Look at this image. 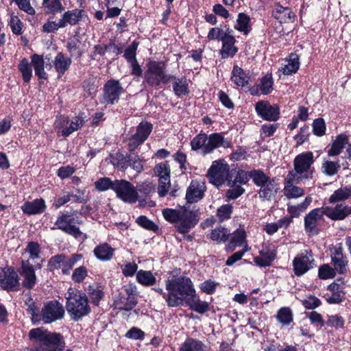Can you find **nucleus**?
<instances>
[{
	"label": "nucleus",
	"mask_w": 351,
	"mask_h": 351,
	"mask_svg": "<svg viewBox=\"0 0 351 351\" xmlns=\"http://www.w3.org/2000/svg\"><path fill=\"white\" fill-rule=\"evenodd\" d=\"M153 129L152 123L142 121L136 127V132L128 139V150L130 152L136 149L149 136Z\"/></svg>",
	"instance_id": "nucleus-11"
},
{
	"label": "nucleus",
	"mask_w": 351,
	"mask_h": 351,
	"mask_svg": "<svg viewBox=\"0 0 351 351\" xmlns=\"http://www.w3.org/2000/svg\"><path fill=\"white\" fill-rule=\"evenodd\" d=\"M273 16L280 23H290L294 19L295 15L288 7L276 5L273 10Z\"/></svg>",
	"instance_id": "nucleus-29"
},
{
	"label": "nucleus",
	"mask_w": 351,
	"mask_h": 351,
	"mask_svg": "<svg viewBox=\"0 0 351 351\" xmlns=\"http://www.w3.org/2000/svg\"><path fill=\"white\" fill-rule=\"evenodd\" d=\"M351 198V188L341 187L334 191L329 197L330 203H336L337 202L344 201Z\"/></svg>",
	"instance_id": "nucleus-40"
},
{
	"label": "nucleus",
	"mask_w": 351,
	"mask_h": 351,
	"mask_svg": "<svg viewBox=\"0 0 351 351\" xmlns=\"http://www.w3.org/2000/svg\"><path fill=\"white\" fill-rule=\"evenodd\" d=\"M84 15L83 10L75 9L69 10L64 13L60 21V26L63 27L67 25H75L77 24Z\"/></svg>",
	"instance_id": "nucleus-25"
},
{
	"label": "nucleus",
	"mask_w": 351,
	"mask_h": 351,
	"mask_svg": "<svg viewBox=\"0 0 351 351\" xmlns=\"http://www.w3.org/2000/svg\"><path fill=\"white\" fill-rule=\"evenodd\" d=\"M162 213L167 221L176 224L177 230L182 234L188 232L198 221L195 213L186 205L175 209L165 208Z\"/></svg>",
	"instance_id": "nucleus-2"
},
{
	"label": "nucleus",
	"mask_w": 351,
	"mask_h": 351,
	"mask_svg": "<svg viewBox=\"0 0 351 351\" xmlns=\"http://www.w3.org/2000/svg\"><path fill=\"white\" fill-rule=\"evenodd\" d=\"M230 235V230L226 228L219 226L211 230L210 239L217 243H225Z\"/></svg>",
	"instance_id": "nucleus-38"
},
{
	"label": "nucleus",
	"mask_w": 351,
	"mask_h": 351,
	"mask_svg": "<svg viewBox=\"0 0 351 351\" xmlns=\"http://www.w3.org/2000/svg\"><path fill=\"white\" fill-rule=\"evenodd\" d=\"M114 250L107 243H102L93 250L95 256L101 261H110L113 256Z\"/></svg>",
	"instance_id": "nucleus-35"
},
{
	"label": "nucleus",
	"mask_w": 351,
	"mask_h": 351,
	"mask_svg": "<svg viewBox=\"0 0 351 351\" xmlns=\"http://www.w3.org/2000/svg\"><path fill=\"white\" fill-rule=\"evenodd\" d=\"M312 202L311 195L306 196L302 202L297 205H287V211L291 217H298L300 214L304 212Z\"/></svg>",
	"instance_id": "nucleus-36"
},
{
	"label": "nucleus",
	"mask_w": 351,
	"mask_h": 351,
	"mask_svg": "<svg viewBox=\"0 0 351 351\" xmlns=\"http://www.w3.org/2000/svg\"><path fill=\"white\" fill-rule=\"evenodd\" d=\"M250 178L252 179L254 184L258 187L264 185L267 181L271 179L270 177L267 176L262 170L254 169L249 172Z\"/></svg>",
	"instance_id": "nucleus-46"
},
{
	"label": "nucleus",
	"mask_w": 351,
	"mask_h": 351,
	"mask_svg": "<svg viewBox=\"0 0 351 351\" xmlns=\"http://www.w3.org/2000/svg\"><path fill=\"white\" fill-rule=\"evenodd\" d=\"M19 69L22 74L25 82H29L32 77V69L31 64L26 58L21 60L19 64Z\"/></svg>",
	"instance_id": "nucleus-48"
},
{
	"label": "nucleus",
	"mask_w": 351,
	"mask_h": 351,
	"mask_svg": "<svg viewBox=\"0 0 351 351\" xmlns=\"http://www.w3.org/2000/svg\"><path fill=\"white\" fill-rule=\"evenodd\" d=\"M222 47L220 50V54L222 58H228L234 56L238 51V48L235 46V38L234 36H223L221 38Z\"/></svg>",
	"instance_id": "nucleus-26"
},
{
	"label": "nucleus",
	"mask_w": 351,
	"mask_h": 351,
	"mask_svg": "<svg viewBox=\"0 0 351 351\" xmlns=\"http://www.w3.org/2000/svg\"><path fill=\"white\" fill-rule=\"evenodd\" d=\"M331 262L334 269L339 274H344L348 271V260L343 253L341 244L336 245L330 249Z\"/></svg>",
	"instance_id": "nucleus-15"
},
{
	"label": "nucleus",
	"mask_w": 351,
	"mask_h": 351,
	"mask_svg": "<svg viewBox=\"0 0 351 351\" xmlns=\"http://www.w3.org/2000/svg\"><path fill=\"white\" fill-rule=\"evenodd\" d=\"M170 185V177H162L159 178V184L158 187V193L159 196H165L169 191Z\"/></svg>",
	"instance_id": "nucleus-60"
},
{
	"label": "nucleus",
	"mask_w": 351,
	"mask_h": 351,
	"mask_svg": "<svg viewBox=\"0 0 351 351\" xmlns=\"http://www.w3.org/2000/svg\"><path fill=\"white\" fill-rule=\"evenodd\" d=\"M207 346L199 340L187 339L180 348V351H207Z\"/></svg>",
	"instance_id": "nucleus-37"
},
{
	"label": "nucleus",
	"mask_w": 351,
	"mask_h": 351,
	"mask_svg": "<svg viewBox=\"0 0 351 351\" xmlns=\"http://www.w3.org/2000/svg\"><path fill=\"white\" fill-rule=\"evenodd\" d=\"M186 304L191 309L198 313L202 314L209 311V304L207 302L200 300L196 292L194 295L189 298Z\"/></svg>",
	"instance_id": "nucleus-32"
},
{
	"label": "nucleus",
	"mask_w": 351,
	"mask_h": 351,
	"mask_svg": "<svg viewBox=\"0 0 351 351\" xmlns=\"http://www.w3.org/2000/svg\"><path fill=\"white\" fill-rule=\"evenodd\" d=\"M123 92V88L117 80H108L104 86V93L103 99L105 103L114 104L117 102Z\"/></svg>",
	"instance_id": "nucleus-18"
},
{
	"label": "nucleus",
	"mask_w": 351,
	"mask_h": 351,
	"mask_svg": "<svg viewBox=\"0 0 351 351\" xmlns=\"http://www.w3.org/2000/svg\"><path fill=\"white\" fill-rule=\"evenodd\" d=\"M82 258L81 254H73L71 257L64 256V261L62 267V271L64 274H69L73 266Z\"/></svg>",
	"instance_id": "nucleus-49"
},
{
	"label": "nucleus",
	"mask_w": 351,
	"mask_h": 351,
	"mask_svg": "<svg viewBox=\"0 0 351 351\" xmlns=\"http://www.w3.org/2000/svg\"><path fill=\"white\" fill-rule=\"evenodd\" d=\"M245 238V231L243 229H238L232 233L230 243L234 247L241 246L244 243L247 245Z\"/></svg>",
	"instance_id": "nucleus-52"
},
{
	"label": "nucleus",
	"mask_w": 351,
	"mask_h": 351,
	"mask_svg": "<svg viewBox=\"0 0 351 351\" xmlns=\"http://www.w3.org/2000/svg\"><path fill=\"white\" fill-rule=\"evenodd\" d=\"M279 189V184L274 178H271L269 181H267L260 187L258 191L259 197L263 200H270L277 194Z\"/></svg>",
	"instance_id": "nucleus-24"
},
{
	"label": "nucleus",
	"mask_w": 351,
	"mask_h": 351,
	"mask_svg": "<svg viewBox=\"0 0 351 351\" xmlns=\"http://www.w3.org/2000/svg\"><path fill=\"white\" fill-rule=\"evenodd\" d=\"M8 24L10 26L12 32L16 35H21L22 34L23 23L14 12L11 13Z\"/></svg>",
	"instance_id": "nucleus-53"
},
{
	"label": "nucleus",
	"mask_w": 351,
	"mask_h": 351,
	"mask_svg": "<svg viewBox=\"0 0 351 351\" xmlns=\"http://www.w3.org/2000/svg\"><path fill=\"white\" fill-rule=\"evenodd\" d=\"M340 167V164L338 162L324 160L322 164L321 171L326 176H332L337 173Z\"/></svg>",
	"instance_id": "nucleus-45"
},
{
	"label": "nucleus",
	"mask_w": 351,
	"mask_h": 351,
	"mask_svg": "<svg viewBox=\"0 0 351 351\" xmlns=\"http://www.w3.org/2000/svg\"><path fill=\"white\" fill-rule=\"evenodd\" d=\"M31 62L38 78L46 80L48 75L45 71V60L43 56L36 53L33 54L31 56Z\"/></svg>",
	"instance_id": "nucleus-34"
},
{
	"label": "nucleus",
	"mask_w": 351,
	"mask_h": 351,
	"mask_svg": "<svg viewBox=\"0 0 351 351\" xmlns=\"http://www.w3.org/2000/svg\"><path fill=\"white\" fill-rule=\"evenodd\" d=\"M165 64L162 62L150 61L148 62L147 69L145 73L147 84L152 86H157L160 83H167L170 77L165 74Z\"/></svg>",
	"instance_id": "nucleus-7"
},
{
	"label": "nucleus",
	"mask_w": 351,
	"mask_h": 351,
	"mask_svg": "<svg viewBox=\"0 0 351 351\" xmlns=\"http://www.w3.org/2000/svg\"><path fill=\"white\" fill-rule=\"evenodd\" d=\"M20 274L23 278L21 285L27 289H32L37 279L33 265L28 261H23Z\"/></svg>",
	"instance_id": "nucleus-19"
},
{
	"label": "nucleus",
	"mask_w": 351,
	"mask_h": 351,
	"mask_svg": "<svg viewBox=\"0 0 351 351\" xmlns=\"http://www.w3.org/2000/svg\"><path fill=\"white\" fill-rule=\"evenodd\" d=\"M75 223L74 213L63 212L59 214L55 225L58 229L77 238L82 232L76 227Z\"/></svg>",
	"instance_id": "nucleus-12"
},
{
	"label": "nucleus",
	"mask_w": 351,
	"mask_h": 351,
	"mask_svg": "<svg viewBox=\"0 0 351 351\" xmlns=\"http://www.w3.org/2000/svg\"><path fill=\"white\" fill-rule=\"evenodd\" d=\"M304 179L295 176L292 173H289L285 179L284 195L288 199H296L304 195V190L296 186Z\"/></svg>",
	"instance_id": "nucleus-14"
},
{
	"label": "nucleus",
	"mask_w": 351,
	"mask_h": 351,
	"mask_svg": "<svg viewBox=\"0 0 351 351\" xmlns=\"http://www.w3.org/2000/svg\"><path fill=\"white\" fill-rule=\"evenodd\" d=\"M250 247L247 245H244V248L242 250L238 251L235 253H234L232 256H230L226 261V265L231 266L234 263L237 262L238 261L241 260L242 257L243 256L244 254L246 252H248L250 250Z\"/></svg>",
	"instance_id": "nucleus-64"
},
{
	"label": "nucleus",
	"mask_w": 351,
	"mask_h": 351,
	"mask_svg": "<svg viewBox=\"0 0 351 351\" xmlns=\"http://www.w3.org/2000/svg\"><path fill=\"white\" fill-rule=\"evenodd\" d=\"M300 66L299 57L295 53H291L289 58L285 61L279 69L285 75H291L295 73Z\"/></svg>",
	"instance_id": "nucleus-30"
},
{
	"label": "nucleus",
	"mask_w": 351,
	"mask_h": 351,
	"mask_svg": "<svg viewBox=\"0 0 351 351\" xmlns=\"http://www.w3.org/2000/svg\"><path fill=\"white\" fill-rule=\"evenodd\" d=\"M136 280L144 286H152L155 284L156 279L151 271L141 269L137 271Z\"/></svg>",
	"instance_id": "nucleus-44"
},
{
	"label": "nucleus",
	"mask_w": 351,
	"mask_h": 351,
	"mask_svg": "<svg viewBox=\"0 0 351 351\" xmlns=\"http://www.w3.org/2000/svg\"><path fill=\"white\" fill-rule=\"evenodd\" d=\"M325 210L324 207L313 209L304 217V226L306 232L310 234L317 233V226L324 221Z\"/></svg>",
	"instance_id": "nucleus-17"
},
{
	"label": "nucleus",
	"mask_w": 351,
	"mask_h": 351,
	"mask_svg": "<svg viewBox=\"0 0 351 351\" xmlns=\"http://www.w3.org/2000/svg\"><path fill=\"white\" fill-rule=\"evenodd\" d=\"M45 209V202L43 199H36L32 202H26L21 206L23 212L29 215L42 213Z\"/></svg>",
	"instance_id": "nucleus-27"
},
{
	"label": "nucleus",
	"mask_w": 351,
	"mask_h": 351,
	"mask_svg": "<svg viewBox=\"0 0 351 351\" xmlns=\"http://www.w3.org/2000/svg\"><path fill=\"white\" fill-rule=\"evenodd\" d=\"M19 276L14 267L0 269V288L7 291H16L20 289Z\"/></svg>",
	"instance_id": "nucleus-10"
},
{
	"label": "nucleus",
	"mask_w": 351,
	"mask_h": 351,
	"mask_svg": "<svg viewBox=\"0 0 351 351\" xmlns=\"http://www.w3.org/2000/svg\"><path fill=\"white\" fill-rule=\"evenodd\" d=\"M88 291L93 303L97 305L104 296V289L99 285H90Z\"/></svg>",
	"instance_id": "nucleus-50"
},
{
	"label": "nucleus",
	"mask_w": 351,
	"mask_h": 351,
	"mask_svg": "<svg viewBox=\"0 0 351 351\" xmlns=\"http://www.w3.org/2000/svg\"><path fill=\"white\" fill-rule=\"evenodd\" d=\"M276 257V252L274 246L263 245L262 249L259 251V256H255L254 261L256 265L265 267L269 266Z\"/></svg>",
	"instance_id": "nucleus-20"
},
{
	"label": "nucleus",
	"mask_w": 351,
	"mask_h": 351,
	"mask_svg": "<svg viewBox=\"0 0 351 351\" xmlns=\"http://www.w3.org/2000/svg\"><path fill=\"white\" fill-rule=\"evenodd\" d=\"M300 300L306 309H315L321 304L320 300L312 295H306Z\"/></svg>",
	"instance_id": "nucleus-54"
},
{
	"label": "nucleus",
	"mask_w": 351,
	"mask_h": 351,
	"mask_svg": "<svg viewBox=\"0 0 351 351\" xmlns=\"http://www.w3.org/2000/svg\"><path fill=\"white\" fill-rule=\"evenodd\" d=\"M232 213V206L230 204H224L217 210V217L220 221H223L230 218Z\"/></svg>",
	"instance_id": "nucleus-59"
},
{
	"label": "nucleus",
	"mask_w": 351,
	"mask_h": 351,
	"mask_svg": "<svg viewBox=\"0 0 351 351\" xmlns=\"http://www.w3.org/2000/svg\"><path fill=\"white\" fill-rule=\"evenodd\" d=\"M230 167L224 159H218L212 162L207 171V178L209 182L217 187L225 184L228 180Z\"/></svg>",
	"instance_id": "nucleus-6"
},
{
	"label": "nucleus",
	"mask_w": 351,
	"mask_h": 351,
	"mask_svg": "<svg viewBox=\"0 0 351 351\" xmlns=\"http://www.w3.org/2000/svg\"><path fill=\"white\" fill-rule=\"evenodd\" d=\"M324 208L325 215L334 221L343 220L351 215V206L345 203L337 204L334 207L326 206Z\"/></svg>",
	"instance_id": "nucleus-21"
},
{
	"label": "nucleus",
	"mask_w": 351,
	"mask_h": 351,
	"mask_svg": "<svg viewBox=\"0 0 351 351\" xmlns=\"http://www.w3.org/2000/svg\"><path fill=\"white\" fill-rule=\"evenodd\" d=\"M165 286L168 291L166 302L170 307L182 305L184 301L186 302L196 292L192 281L186 276L168 279Z\"/></svg>",
	"instance_id": "nucleus-1"
},
{
	"label": "nucleus",
	"mask_w": 351,
	"mask_h": 351,
	"mask_svg": "<svg viewBox=\"0 0 351 351\" xmlns=\"http://www.w3.org/2000/svg\"><path fill=\"white\" fill-rule=\"evenodd\" d=\"M313 163V153L312 152H302L294 158V171L289 173H292L295 176L304 180H311L313 178L314 173V169L312 167Z\"/></svg>",
	"instance_id": "nucleus-5"
},
{
	"label": "nucleus",
	"mask_w": 351,
	"mask_h": 351,
	"mask_svg": "<svg viewBox=\"0 0 351 351\" xmlns=\"http://www.w3.org/2000/svg\"><path fill=\"white\" fill-rule=\"evenodd\" d=\"M26 252L29 254V258L34 261L40 258V245L36 242H30L26 247Z\"/></svg>",
	"instance_id": "nucleus-58"
},
{
	"label": "nucleus",
	"mask_w": 351,
	"mask_h": 351,
	"mask_svg": "<svg viewBox=\"0 0 351 351\" xmlns=\"http://www.w3.org/2000/svg\"><path fill=\"white\" fill-rule=\"evenodd\" d=\"M276 317L282 326H289L293 321V311L289 307H282L278 311Z\"/></svg>",
	"instance_id": "nucleus-39"
},
{
	"label": "nucleus",
	"mask_w": 351,
	"mask_h": 351,
	"mask_svg": "<svg viewBox=\"0 0 351 351\" xmlns=\"http://www.w3.org/2000/svg\"><path fill=\"white\" fill-rule=\"evenodd\" d=\"M348 141V139L346 135L338 136L328 152V156H335L339 154Z\"/></svg>",
	"instance_id": "nucleus-42"
},
{
	"label": "nucleus",
	"mask_w": 351,
	"mask_h": 351,
	"mask_svg": "<svg viewBox=\"0 0 351 351\" xmlns=\"http://www.w3.org/2000/svg\"><path fill=\"white\" fill-rule=\"evenodd\" d=\"M313 130L315 135L322 136L326 132V124L323 119H315L313 123Z\"/></svg>",
	"instance_id": "nucleus-62"
},
{
	"label": "nucleus",
	"mask_w": 351,
	"mask_h": 351,
	"mask_svg": "<svg viewBox=\"0 0 351 351\" xmlns=\"http://www.w3.org/2000/svg\"><path fill=\"white\" fill-rule=\"evenodd\" d=\"M250 21V19L247 14L239 13L234 25V29L241 32H243L245 34H248L251 30Z\"/></svg>",
	"instance_id": "nucleus-41"
},
{
	"label": "nucleus",
	"mask_w": 351,
	"mask_h": 351,
	"mask_svg": "<svg viewBox=\"0 0 351 351\" xmlns=\"http://www.w3.org/2000/svg\"><path fill=\"white\" fill-rule=\"evenodd\" d=\"M206 190V184L204 182L193 180L186 190V199L189 203H194L200 200Z\"/></svg>",
	"instance_id": "nucleus-22"
},
{
	"label": "nucleus",
	"mask_w": 351,
	"mask_h": 351,
	"mask_svg": "<svg viewBox=\"0 0 351 351\" xmlns=\"http://www.w3.org/2000/svg\"><path fill=\"white\" fill-rule=\"evenodd\" d=\"M138 46V43L134 41L126 48L123 56L129 63L137 60L136 55Z\"/></svg>",
	"instance_id": "nucleus-57"
},
{
	"label": "nucleus",
	"mask_w": 351,
	"mask_h": 351,
	"mask_svg": "<svg viewBox=\"0 0 351 351\" xmlns=\"http://www.w3.org/2000/svg\"><path fill=\"white\" fill-rule=\"evenodd\" d=\"M325 324L329 327L339 329L343 328L345 320L339 315H328Z\"/></svg>",
	"instance_id": "nucleus-55"
},
{
	"label": "nucleus",
	"mask_w": 351,
	"mask_h": 351,
	"mask_svg": "<svg viewBox=\"0 0 351 351\" xmlns=\"http://www.w3.org/2000/svg\"><path fill=\"white\" fill-rule=\"evenodd\" d=\"M72 60L62 52L58 53L53 61V66L58 73V77L62 76L69 70Z\"/></svg>",
	"instance_id": "nucleus-28"
},
{
	"label": "nucleus",
	"mask_w": 351,
	"mask_h": 351,
	"mask_svg": "<svg viewBox=\"0 0 351 351\" xmlns=\"http://www.w3.org/2000/svg\"><path fill=\"white\" fill-rule=\"evenodd\" d=\"M176 81L173 84V88L175 94L181 97L188 94L189 83L185 78L177 79L174 77Z\"/></svg>",
	"instance_id": "nucleus-47"
},
{
	"label": "nucleus",
	"mask_w": 351,
	"mask_h": 351,
	"mask_svg": "<svg viewBox=\"0 0 351 351\" xmlns=\"http://www.w3.org/2000/svg\"><path fill=\"white\" fill-rule=\"evenodd\" d=\"M255 110L258 116L269 121H276L280 116V109L276 105H271L267 101L256 104Z\"/></svg>",
	"instance_id": "nucleus-16"
},
{
	"label": "nucleus",
	"mask_w": 351,
	"mask_h": 351,
	"mask_svg": "<svg viewBox=\"0 0 351 351\" xmlns=\"http://www.w3.org/2000/svg\"><path fill=\"white\" fill-rule=\"evenodd\" d=\"M114 181H112L109 178H101L95 182V188L99 191H104L108 189L113 191Z\"/></svg>",
	"instance_id": "nucleus-56"
},
{
	"label": "nucleus",
	"mask_w": 351,
	"mask_h": 351,
	"mask_svg": "<svg viewBox=\"0 0 351 351\" xmlns=\"http://www.w3.org/2000/svg\"><path fill=\"white\" fill-rule=\"evenodd\" d=\"M190 144L192 150L199 152L203 155L211 154L220 147H228L230 145V143L219 133L210 135L200 133L191 140Z\"/></svg>",
	"instance_id": "nucleus-4"
},
{
	"label": "nucleus",
	"mask_w": 351,
	"mask_h": 351,
	"mask_svg": "<svg viewBox=\"0 0 351 351\" xmlns=\"http://www.w3.org/2000/svg\"><path fill=\"white\" fill-rule=\"evenodd\" d=\"M66 308L71 318L78 321L90 311L86 295L82 291L70 287L66 294Z\"/></svg>",
	"instance_id": "nucleus-3"
},
{
	"label": "nucleus",
	"mask_w": 351,
	"mask_h": 351,
	"mask_svg": "<svg viewBox=\"0 0 351 351\" xmlns=\"http://www.w3.org/2000/svg\"><path fill=\"white\" fill-rule=\"evenodd\" d=\"M315 265L313 255L311 251H304L298 254L293 261L294 273L300 276Z\"/></svg>",
	"instance_id": "nucleus-13"
},
{
	"label": "nucleus",
	"mask_w": 351,
	"mask_h": 351,
	"mask_svg": "<svg viewBox=\"0 0 351 351\" xmlns=\"http://www.w3.org/2000/svg\"><path fill=\"white\" fill-rule=\"evenodd\" d=\"M113 191L117 197L125 203L134 204L138 199L137 189L125 180H114Z\"/></svg>",
	"instance_id": "nucleus-8"
},
{
	"label": "nucleus",
	"mask_w": 351,
	"mask_h": 351,
	"mask_svg": "<svg viewBox=\"0 0 351 351\" xmlns=\"http://www.w3.org/2000/svg\"><path fill=\"white\" fill-rule=\"evenodd\" d=\"M249 178H250L249 176V172H246L243 170L239 171L234 181H228V185L232 186L236 184H246L249 180Z\"/></svg>",
	"instance_id": "nucleus-61"
},
{
	"label": "nucleus",
	"mask_w": 351,
	"mask_h": 351,
	"mask_svg": "<svg viewBox=\"0 0 351 351\" xmlns=\"http://www.w3.org/2000/svg\"><path fill=\"white\" fill-rule=\"evenodd\" d=\"M136 298L132 296H127L124 293H120L119 296L115 299L114 304L115 308L129 311L132 310L136 305Z\"/></svg>",
	"instance_id": "nucleus-31"
},
{
	"label": "nucleus",
	"mask_w": 351,
	"mask_h": 351,
	"mask_svg": "<svg viewBox=\"0 0 351 351\" xmlns=\"http://www.w3.org/2000/svg\"><path fill=\"white\" fill-rule=\"evenodd\" d=\"M337 273L329 264H324L319 268L318 276L320 279L326 280L334 278Z\"/></svg>",
	"instance_id": "nucleus-51"
},
{
	"label": "nucleus",
	"mask_w": 351,
	"mask_h": 351,
	"mask_svg": "<svg viewBox=\"0 0 351 351\" xmlns=\"http://www.w3.org/2000/svg\"><path fill=\"white\" fill-rule=\"evenodd\" d=\"M64 308L62 304L57 301H50L46 303L41 309L40 322L50 324L63 318Z\"/></svg>",
	"instance_id": "nucleus-9"
},
{
	"label": "nucleus",
	"mask_w": 351,
	"mask_h": 351,
	"mask_svg": "<svg viewBox=\"0 0 351 351\" xmlns=\"http://www.w3.org/2000/svg\"><path fill=\"white\" fill-rule=\"evenodd\" d=\"M250 77L245 71L238 66H234L232 71L231 80L238 86L248 84Z\"/></svg>",
	"instance_id": "nucleus-33"
},
{
	"label": "nucleus",
	"mask_w": 351,
	"mask_h": 351,
	"mask_svg": "<svg viewBox=\"0 0 351 351\" xmlns=\"http://www.w3.org/2000/svg\"><path fill=\"white\" fill-rule=\"evenodd\" d=\"M128 162H130V166L132 167V169L136 171L141 172L143 170V159L138 156L130 155L128 156Z\"/></svg>",
	"instance_id": "nucleus-63"
},
{
	"label": "nucleus",
	"mask_w": 351,
	"mask_h": 351,
	"mask_svg": "<svg viewBox=\"0 0 351 351\" xmlns=\"http://www.w3.org/2000/svg\"><path fill=\"white\" fill-rule=\"evenodd\" d=\"M84 118L82 116H76L73 117L71 120L69 126L66 128L64 130H62V135L64 136H69L73 132L81 128L84 125Z\"/></svg>",
	"instance_id": "nucleus-43"
},
{
	"label": "nucleus",
	"mask_w": 351,
	"mask_h": 351,
	"mask_svg": "<svg viewBox=\"0 0 351 351\" xmlns=\"http://www.w3.org/2000/svg\"><path fill=\"white\" fill-rule=\"evenodd\" d=\"M273 86L272 75L267 73L261 79L258 85L252 86L249 91L252 95H268L273 90Z\"/></svg>",
	"instance_id": "nucleus-23"
}]
</instances>
